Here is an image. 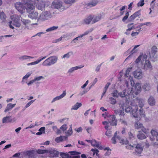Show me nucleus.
Listing matches in <instances>:
<instances>
[{"label":"nucleus","instance_id":"obj_22","mask_svg":"<svg viewBox=\"0 0 158 158\" xmlns=\"http://www.w3.org/2000/svg\"><path fill=\"white\" fill-rule=\"evenodd\" d=\"M51 53H50L48 54V55H47V56H45L43 57H42L40 59L38 60L35 61L28 63L27 64V65L29 66V65H33L38 64L42 60L45 59L48 56H49V55H51Z\"/></svg>","mask_w":158,"mask_h":158},{"label":"nucleus","instance_id":"obj_28","mask_svg":"<svg viewBox=\"0 0 158 158\" xmlns=\"http://www.w3.org/2000/svg\"><path fill=\"white\" fill-rule=\"evenodd\" d=\"M36 7L39 10H43L45 7V5L44 2H41L38 3L36 5Z\"/></svg>","mask_w":158,"mask_h":158},{"label":"nucleus","instance_id":"obj_17","mask_svg":"<svg viewBox=\"0 0 158 158\" xmlns=\"http://www.w3.org/2000/svg\"><path fill=\"white\" fill-rule=\"evenodd\" d=\"M119 105L121 109V110H119L118 112L119 116L120 118L121 117H124V104L123 103L121 104V103H120Z\"/></svg>","mask_w":158,"mask_h":158},{"label":"nucleus","instance_id":"obj_9","mask_svg":"<svg viewBox=\"0 0 158 158\" xmlns=\"http://www.w3.org/2000/svg\"><path fill=\"white\" fill-rule=\"evenodd\" d=\"M37 151L36 152L34 150L27 151L25 154V157L28 158H36L37 156Z\"/></svg>","mask_w":158,"mask_h":158},{"label":"nucleus","instance_id":"obj_40","mask_svg":"<svg viewBox=\"0 0 158 158\" xmlns=\"http://www.w3.org/2000/svg\"><path fill=\"white\" fill-rule=\"evenodd\" d=\"M128 139L131 140H133L135 139V135L131 132H129L128 133Z\"/></svg>","mask_w":158,"mask_h":158},{"label":"nucleus","instance_id":"obj_29","mask_svg":"<svg viewBox=\"0 0 158 158\" xmlns=\"http://www.w3.org/2000/svg\"><path fill=\"white\" fill-rule=\"evenodd\" d=\"M33 58L34 57H33L26 55L21 56L19 58V60L22 61L27 59H33Z\"/></svg>","mask_w":158,"mask_h":158},{"label":"nucleus","instance_id":"obj_4","mask_svg":"<svg viewBox=\"0 0 158 158\" xmlns=\"http://www.w3.org/2000/svg\"><path fill=\"white\" fill-rule=\"evenodd\" d=\"M53 13L51 10L44 11L40 14L37 20L44 21L47 20L52 17Z\"/></svg>","mask_w":158,"mask_h":158},{"label":"nucleus","instance_id":"obj_31","mask_svg":"<svg viewBox=\"0 0 158 158\" xmlns=\"http://www.w3.org/2000/svg\"><path fill=\"white\" fill-rule=\"evenodd\" d=\"M143 89L145 91H148L150 90L151 87L150 84L148 83H145L142 86Z\"/></svg>","mask_w":158,"mask_h":158},{"label":"nucleus","instance_id":"obj_52","mask_svg":"<svg viewBox=\"0 0 158 158\" xmlns=\"http://www.w3.org/2000/svg\"><path fill=\"white\" fill-rule=\"evenodd\" d=\"M117 135V131H116L114 134V136L112 138L111 140L112 143L113 144H115L116 142V135Z\"/></svg>","mask_w":158,"mask_h":158},{"label":"nucleus","instance_id":"obj_42","mask_svg":"<svg viewBox=\"0 0 158 158\" xmlns=\"http://www.w3.org/2000/svg\"><path fill=\"white\" fill-rule=\"evenodd\" d=\"M73 52L72 51L69 52L67 54L64 55L62 57V59H63L65 58H69L70 56L73 55Z\"/></svg>","mask_w":158,"mask_h":158},{"label":"nucleus","instance_id":"obj_33","mask_svg":"<svg viewBox=\"0 0 158 158\" xmlns=\"http://www.w3.org/2000/svg\"><path fill=\"white\" fill-rule=\"evenodd\" d=\"M72 33H69L62 35V37L64 39H66L67 40L70 39L73 35Z\"/></svg>","mask_w":158,"mask_h":158},{"label":"nucleus","instance_id":"obj_64","mask_svg":"<svg viewBox=\"0 0 158 158\" xmlns=\"http://www.w3.org/2000/svg\"><path fill=\"white\" fill-rule=\"evenodd\" d=\"M129 15V13L128 12H127L125 14V15L123 18L122 21L123 22L125 21V20L127 19Z\"/></svg>","mask_w":158,"mask_h":158},{"label":"nucleus","instance_id":"obj_55","mask_svg":"<svg viewBox=\"0 0 158 158\" xmlns=\"http://www.w3.org/2000/svg\"><path fill=\"white\" fill-rule=\"evenodd\" d=\"M141 28H139L137 30L138 31H136L135 32H132L131 34V35L132 36H134L137 35L139 33V32L141 31Z\"/></svg>","mask_w":158,"mask_h":158},{"label":"nucleus","instance_id":"obj_41","mask_svg":"<svg viewBox=\"0 0 158 158\" xmlns=\"http://www.w3.org/2000/svg\"><path fill=\"white\" fill-rule=\"evenodd\" d=\"M92 21V17L89 16L87 18L85 19L84 20V23L86 24H89Z\"/></svg>","mask_w":158,"mask_h":158},{"label":"nucleus","instance_id":"obj_50","mask_svg":"<svg viewBox=\"0 0 158 158\" xmlns=\"http://www.w3.org/2000/svg\"><path fill=\"white\" fill-rule=\"evenodd\" d=\"M60 156L62 158H71L72 157L68 153H61Z\"/></svg>","mask_w":158,"mask_h":158},{"label":"nucleus","instance_id":"obj_53","mask_svg":"<svg viewBox=\"0 0 158 158\" xmlns=\"http://www.w3.org/2000/svg\"><path fill=\"white\" fill-rule=\"evenodd\" d=\"M109 99L110 102V103L112 105H115L116 103V100L112 97H110Z\"/></svg>","mask_w":158,"mask_h":158},{"label":"nucleus","instance_id":"obj_36","mask_svg":"<svg viewBox=\"0 0 158 158\" xmlns=\"http://www.w3.org/2000/svg\"><path fill=\"white\" fill-rule=\"evenodd\" d=\"M91 144L92 146L94 147L99 148H100L101 147L98 143L95 140H92V141L91 142Z\"/></svg>","mask_w":158,"mask_h":158},{"label":"nucleus","instance_id":"obj_32","mask_svg":"<svg viewBox=\"0 0 158 158\" xmlns=\"http://www.w3.org/2000/svg\"><path fill=\"white\" fill-rule=\"evenodd\" d=\"M143 124L139 122H135V128L137 129H141L143 127Z\"/></svg>","mask_w":158,"mask_h":158},{"label":"nucleus","instance_id":"obj_47","mask_svg":"<svg viewBox=\"0 0 158 158\" xmlns=\"http://www.w3.org/2000/svg\"><path fill=\"white\" fill-rule=\"evenodd\" d=\"M119 121L122 124L124 125H127V121L125 119L124 117H121L119 118Z\"/></svg>","mask_w":158,"mask_h":158},{"label":"nucleus","instance_id":"obj_21","mask_svg":"<svg viewBox=\"0 0 158 158\" xmlns=\"http://www.w3.org/2000/svg\"><path fill=\"white\" fill-rule=\"evenodd\" d=\"M30 14L28 15V17L32 19H38V13L36 12L32 11L29 13Z\"/></svg>","mask_w":158,"mask_h":158},{"label":"nucleus","instance_id":"obj_46","mask_svg":"<svg viewBox=\"0 0 158 158\" xmlns=\"http://www.w3.org/2000/svg\"><path fill=\"white\" fill-rule=\"evenodd\" d=\"M127 145L126 146V148L127 149L129 150H132L133 149V148H134L135 145H136V144L135 143H133L132 145H131V144H127L126 145Z\"/></svg>","mask_w":158,"mask_h":158},{"label":"nucleus","instance_id":"obj_1","mask_svg":"<svg viewBox=\"0 0 158 158\" xmlns=\"http://www.w3.org/2000/svg\"><path fill=\"white\" fill-rule=\"evenodd\" d=\"M147 56L145 54L140 55L136 60L135 62L138 63L141 61L143 66V69L146 70L152 69V66L150 61L147 60Z\"/></svg>","mask_w":158,"mask_h":158},{"label":"nucleus","instance_id":"obj_60","mask_svg":"<svg viewBox=\"0 0 158 158\" xmlns=\"http://www.w3.org/2000/svg\"><path fill=\"white\" fill-rule=\"evenodd\" d=\"M142 131L146 134H148L149 132V130L148 129H146L143 126L141 129Z\"/></svg>","mask_w":158,"mask_h":158},{"label":"nucleus","instance_id":"obj_61","mask_svg":"<svg viewBox=\"0 0 158 158\" xmlns=\"http://www.w3.org/2000/svg\"><path fill=\"white\" fill-rule=\"evenodd\" d=\"M67 128V127L66 124H64L60 127V129H61L64 132L66 131Z\"/></svg>","mask_w":158,"mask_h":158},{"label":"nucleus","instance_id":"obj_16","mask_svg":"<svg viewBox=\"0 0 158 158\" xmlns=\"http://www.w3.org/2000/svg\"><path fill=\"white\" fill-rule=\"evenodd\" d=\"M135 94L138 95L139 94L141 91V86L140 83H137L135 85Z\"/></svg>","mask_w":158,"mask_h":158},{"label":"nucleus","instance_id":"obj_27","mask_svg":"<svg viewBox=\"0 0 158 158\" xmlns=\"http://www.w3.org/2000/svg\"><path fill=\"white\" fill-rule=\"evenodd\" d=\"M84 67V66H77L75 67H74L71 68L70 69L68 72V73L69 74H71L73 73L75 70L81 69V68H83Z\"/></svg>","mask_w":158,"mask_h":158},{"label":"nucleus","instance_id":"obj_56","mask_svg":"<svg viewBox=\"0 0 158 158\" xmlns=\"http://www.w3.org/2000/svg\"><path fill=\"white\" fill-rule=\"evenodd\" d=\"M119 143L127 145L128 144L129 142L127 139H122L120 140Z\"/></svg>","mask_w":158,"mask_h":158},{"label":"nucleus","instance_id":"obj_48","mask_svg":"<svg viewBox=\"0 0 158 158\" xmlns=\"http://www.w3.org/2000/svg\"><path fill=\"white\" fill-rule=\"evenodd\" d=\"M58 27V26H53L46 29L47 32H50L56 30Z\"/></svg>","mask_w":158,"mask_h":158},{"label":"nucleus","instance_id":"obj_57","mask_svg":"<svg viewBox=\"0 0 158 158\" xmlns=\"http://www.w3.org/2000/svg\"><path fill=\"white\" fill-rule=\"evenodd\" d=\"M64 2L67 4H72L75 2V0H63Z\"/></svg>","mask_w":158,"mask_h":158},{"label":"nucleus","instance_id":"obj_3","mask_svg":"<svg viewBox=\"0 0 158 158\" xmlns=\"http://www.w3.org/2000/svg\"><path fill=\"white\" fill-rule=\"evenodd\" d=\"M10 18L12 21L9 22L10 24L9 25L10 28L12 29L14 28V27L11 25V23L16 27L19 28L21 26V24L20 23V19L18 15H14L11 16Z\"/></svg>","mask_w":158,"mask_h":158},{"label":"nucleus","instance_id":"obj_44","mask_svg":"<svg viewBox=\"0 0 158 158\" xmlns=\"http://www.w3.org/2000/svg\"><path fill=\"white\" fill-rule=\"evenodd\" d=\"M45 127H41L39 130V132L36 133V135H41L42 133H45Z\"/></svg>","mask_w":158,"mask_h":158},{"label":"nucleus","instance_id":"obj_13","mask_svg":"<svg viewBox=\"0 0 158 158\" xmlns=\"http://www.w3.org/2000/svg\"><path fill=\"white\" fill-rule=\"evenodd\" d=\"M15 6L16 9L21 13L25 8V6H24L23 4L20 2H17L15 4Z\"/></svg>","mask_w":158,"mask_h":158},{"label":"nucleus","instance_id":"obj_37","mask_svg":"<svg viewBox=\"0 0 158 158\" xmlns=\"http://www.w3.org/2000/svg\"><path fill=\"white\" fill-rule=\"evenodd\" d=\"M65 133L66 134V137H68V136H70L73 133V130L72 128V125H71L70 126V128L69 130L66 132H65Z\"/></svg>","mask_w":158,"mask_h":158},{"label":"nucleus","instance_id":"obj_25","mask_svg":"<svg viewBox=\"0 0 158 158\" xmlns=\"http://www.w3.org/2000/svg\"><path fill=\"white\" fill-rule=\"evenodd\" d=\"M135 146H136L135 148L136 149L135 150V152L138 154H140L143 149L141 145L139 144H136Z\"/></svg>","mask_w":158,"mask_h":158},{"label":"nucleus","instance_id":"obj_51","mask_svg":"<svg viewBox=\"0 0 158 158\" xmlns=\"http://www.w3.org/2000/svg\"><path fill=\"white\" fill-rule=\"evenodd\" d=\"M139 115L141 117H145V114L143 108L142 109L140 108V109L139 110Z\"/></svg>","mask_w":158,"mask_h":158},{"label":"nucleus","instance_id":"obj_49","mask_svg":"<svg viewBox=\"0 0 158 158\" xmlns=\"http://www.w3.org/2000/svg\"><path fill=\"white\" fill-rule=\"evenodd\" d=\"M31 74V73L28 72L27 73L26 75L23 77L22 82H24V80H27Z\"/></svg>","mask_w":158,"mask_h":158},{"label":"nucleus","instance_id":"obj_23","mask_svg":"<svg viewBox=\"0 0 158 158\" xmlns=\"http://www.w3.org/2000/svg\"><path fill=\"white\" fill-rule=\"evenodd\" d=\"M66 95V92L65 90L63 91V93L59 96L56 97L54 98L51 102V103H52L57 100H59L64 98Z\"/></svg>","mask_w":158,"mask_h":158},{"label":"nucleus","instance_id":"obj_2","mask_svg":"<svg viewBox=\"0 0 158 158\" xmlns=\"http://www.w3.org/2000/svg\"><path fill=\"white\" fill-rule=\"evenodd\" d=\"M131 106H128L126 107L125 111L127 113L131 112L133 116L135 118L140 119L139 115L137 112L138 110V105L135 104L133 102H131Z\"/></svg>","mask_w":158,"mask_h":158},{"label":"nucleus","instance_id":"obj_15","mask_svg":"<svg viewBox=\"0 0 158 158\" xmlns=\"http://www.w3.org/2000/svg\"><path fill=\"white\" fill-rule=\"evenodd\" d=\"M134 77L138 79H141L143 76V74L141 70H136L133 73Z\"/></svg>","mask_w":158,"mask_h":158},{"label":"nucleus","instance_id":"obj_62","mask_svg":"<svg viewBox=\"0 0 158 158\" xmlns=\"http://www.w3.org/2000/svg\"><path fill=\"white\" fill-rule=\"evenodd\" d=\"M139 45H136L135 47L134 48L131 50V54H132L133 53H135V52H136L137 51V50H135L136 48H137V47H139Z\"/></svg>","mask_w":158,"mask_h":158},{"label":"nucleus","instance_id":"obj_14","mask_svg":"<svg viewBox=\"0 0 158 158\" xmlns=\"http://www.w3.org/2000/svg\"><path fill=\"white\" fill-rule=\"evenodd\" d=\"M150 133L152 136L150 137V140L151 141H154L155 140V138L156 139L158 136V131L156 130L152 129Z\"/></svg>","mask_w":158,"mask_h":158},{"label":"nucleus","instance_id":"obj_63","mask_svg":"<svg viewBox=\"0 0 158 158\" xmlns=\"http://www.w3.org/2000/svg\"><path fill=\"white\" fill-rule=\"evenodd\" d=\"M140 12L141 10H139L138 11L136 12L133 15H134L135 17L136 18V17L139 16L140 15Z\"/></svg>","mask_w":158,"mask_h":158},{"label":"nucleus","instance_id":"obj_34","mask_svg":"<svg viewBox=\"0 0 158 158\" xmlns=\"http://www.w3.org/2000/svg\"><path fill=\"white\" fill-rule=\"evenodd\" d=\"M133 23H132L131 24H128V27H129V28L127 30L126 32H125V34H126L127 35H128L130 34V31L133 29H136V28L135 27V26H132V27H130V26L131 25L133 24Z\"/></svg>","mask_w":158,"mask_h":158},{"label":"nucleus","instance_id":"obj_39","mask_svg":"<svg viewBox=\"0 0 158 158\" xmlns=\"http://www.w3.org/2000/svg\"><path fill=\"white\" fill-rule=\"evenodd\" d=\"M98 2L97 0H93L91 2L88 4V6L90 7L95 6L98 4Z\"/></svg>","mask_w":158,"mask_h":158},{"label":"nucleus","instance_id":"obj_54","mask_svg":"<svg viewBox=\"0 0 158 158\" xmlns=\"http://www.w3.org/2000/svg\"><path fill=\"white\" fill-rule=\"evenodd\" d=\"M118 90H114L111 94L113 97L117 98L118 97Z\"/></svg>","mask_w":158,"mask_h":158},{"label":"nucleus","instance_id":"obj_58","mask_svg":"<svg viewBox=\"0 0 158 158\" xmlns=\"http://www.w3.org/2000/svg\"><path fill=\"white\" fill-rule=\"evenodd\" d=\"M144 0H141L137 4V6L139 7L143 6L144 4Z\"/></svg>","mask_w":158,"mask_h":158},{"label":"nucleus","instance_id":"obj_59","mask_svg":"<svg viewBox=\"0 0 158 158\" xmlns=\"http://www.w3.org/2000/svg\"><path fill=\"white\" fill-rule=\"evenodd\" d=\"M104 150H107V151L105 153L106 155L109 156L110 154L111 150L109 148H106L104 149Z\"/></svg>","mask_w":158,"mask_h":158},{"label":"nucleus","instance_id":"obj_6","mask_svg":"<svg viewBox=\"0 0 158 158\" xmlns=\"http://www.w3.org/2000/svg\"><path fill=\"white\" fill-rule=\"evenodd\" d=\"M58 57L56 56H50L46 59L42 63L43 66H49L56 63Z\"/></svg>","mask_w":158,"mask_h":158},{"label":"nucleus","instance_id":"obj_7","mask_svg":"<svg viewBox=\"0 0 158 158\" xmlns=\"http://www.w3.org/2000/svg\"><path fill=\"white\" fill-rule=\"evenodd\" d=\"M37 152L39 154L49 153L52 157L56 156L59 154L58 151L52 148H50L48 150L38 149L37 150Z\"/></svg>","mask_w":158,"mask_h":158},{"label":"nucleus","instance_id":"obj_11","mask_svg":"<svg viewBox=\"0 0 158 158\" xmlns=\"http://www.w3.org/2000/svg\"><path fill=\"white\" fill-rule=\"evenodd\" d=\"M108 120L111 126H116L117 125V121L115 116L114 115H110L109 117L107 116Z\"/></svg>","mask_w":158,"mask_h":158},{"label":"nucleus","instance_id":"obj_43","mask_svg":"<svg viewBox=\"0 0 158 158\" xmlns=\"http://www.w3.org/2000/svg\"><path fill=\"white\" fill-rule=\"evenodd\" d=\"M157 52V48L156 46H153L152 47L151 53L153 57L155 55Z\"/></svg>","mask_w":158,"mask_h":158},{"label":"nucleus","instance_id":"obj_38","mask_svg":"<svg viewBox=\"0 0 158 158\" xmlns=\"http://www.w3.org/2000/svg\"><path fill=\"white\" fill-rule=\"evenodd\" d=\"M82 105V104L80 103L77 102L75 105L73 106L71 110H77L79 107H81Z\"/></svg>","mask_w":158,"mask_h":158},{"label":"nucleus","instance_id":"obj_24","mask_svg":"<svg viewBox=\"0 0 158 158\" xmlns=\"http://www.w3.org/2000/svg\"><path fill=\"white\" fill-rule=\"evenodd\" d=\"M2 121V123H11L13 120L11 118V116H6L3 118Z\"/></svg>","mask_w":158,"mask_h":158},{"label":"nucleus","instance_id":"obj_30","mask_svg":"<svg viewBox=\"0 0 158 158\" xmlns=\"http://www.w3.org/2000/svg\"><path fill=\"white\" fill-rule=\"evenodd\" d=\"M137 137L138 139L143 140L145 139L146 137L145 135L141 131H139V133L137 135Z\"/></svg>","mask_w":158,"mask_h":158},{"label":"nucleus","instance_id":"obj_19","mask_svg":"<svg viewBox=\"0 0 158 158\" xmlns=\"http://www.w3.org/2000/svg\"><path fill=\"white\" fill-rule=\"evenodd\" d=\"M25 8L27 11L28 13H30L31 10H33L35 8V6L33 4L28 3L26 5Z\"/></svg>","mask_w":158,"mask_h":158},{"label":"nucleus","instance_id":"obj_10","mask_svg":"<svg viewBox=\"0 0 158 158\" xmlns=\"http://www.w3.org/2000/svg\"><path fill=\"white\" fill-rule=\"evenodd\" d=\"M131 69V68L128 69L126 71V73L125 74L126 79L128 78L129 79L131 82V84L132 86H133L135 84V82L133 80L132 77L129 74V73Z\"/></svg>","mask_w":158,"mask_h":158},{"label":"nucleus","instance_id":"obj_45","mask_svg":"<svg viewBox=\"0 0 158 158\" xmlns=\"http://www.w3.org/2000/svg\"><path fill=\"white\" fill-rule=\"evenodd\" d=\"M67 138V137H66V136H60L59 137H57L55 139V141L57 143H59L60 141H62L63 140V139H66Z\"/></svg>","mask_w":158,"mask_h":158},{"label":"nucleus","instance_id":"obj_12","mask_svg":"<svg viewBox=\"0 0 158 158\" xmlns=\"http://www.w3.org/2000/svg\"><path fill=\"white\" fill-rule=\"evenodd\" d=\"M132 102H133L135 104H136L135 102L138 103L139 107L142 109L144 105V100L140 98H136L135 100H133Z\"/></svg>","mask_w":158,"mask_h":158},{"label":"nucleus","instance_id":"obj_5","mask_svg":"<svg viewBox=\"0 0 158 158\" xmlns=\"http://www.w3.org/2000/svg\"><path fill=\"white\" fill-rule=\"evenodd\" d=\"M132 89L127 88L123 90L122 92L118 93V95L122 98H125L127 101L130 99V96L132 94Z\"/></svg>","mask_w":158,"mask_h":158},{"label":"nucleus","instance_id":"obj_35","mask_svg":"<svg viewBox=\"0 0 158 158\" xmlns=\"http://www.w3.org/2000/svg\"><path fill=\"white\" fill-rule=\"evenodd\" d=\"M21 20L23 24L26 27L27 26L31 23L30 21L28 19H21Z\"/></svg>","mask_w":158,"mask_h":158},{"label":"nucleus","instance_id":"obj_20","mask_svg":"<svg viewBox=\"0 0 158 158\" xmlns=\"http://www.w3.org/2000/svg\"><path fill=\"white\" fill-rule=\"evenodd\" d=\"M102 17V15L100 14L92 17V21L91 23L93 24L99 21L101 19Z\"/></svg>","mask_w":158,"mask_h":158},{"label":"nucleus","instance_id":"obj_26","mask_svg":"<svg viewBox=\"0 0 158 158\" xmlns=\"http://www.w3.org/2000/svg\"><path fill=\"white\" fill-rule=\"evenodd\" d=\"M16 105V104H13L11 103L8 104L4 110L5 112L10 111L12 108L14 107Z\"/></svg>","mask_w":158,"mask_h":158},{"label":"nucleus","instance_id":"obj_8","mask_svg":"<svg viewBox=\"0 0 158 158\" xmlns=\"http://www.w3.org/2000/svg\"><path fill=\"white\" fill-rule=\"evenodd\" d=\"M51 7L52 8L63 10L64 7L63 5V2L60 0H55L52 3Z\"/></svg>","mask_w":158,"mask_h":158},{"label":"nucleus","instance_id":"obj_18","mask_svg":"<svg viewBox=\"0 0 158 158\" xmlns=\"http://www.w3.org/2000/svg\"><path fill=\"white\" fill-rule=\"evenodd\" d=\"M148 102L149 105L151 106H154L156 103V101L154 97L151 96L148 100Z\"/></svg>","mask_w":158,"mask_h":158}]
</instances>
